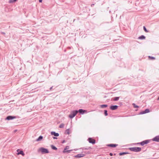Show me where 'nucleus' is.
<instances>
[{
    "instance_id": "1",
    "label": "nucleus",
    "mask_w": 159,
    "mask_h": 159,
    "mask_svg": "<svg viewBox=\"0 0 159 159\" xmlns=\"http://www.w3.org/2000/svg\"><path fill=\"white\" fill-rule=\"evenodd\" d=\"M129 149L130 151L135 152H138L141 151V148L140 147H134L129 148Z\"/></svg>"
},
{
    "instance_id": "2",
    "label": "nucleus",
    "mask_w": 159,
    "mask_h": 159,
    "mask_svg": "<svg viewBox=\"0 0 159 159\" xmlns=\"http://www.w3.org/2000/svg\"><path fill=\"white\" fill-rule=\"evenodd\" d=\"M39 151H40L42 154H47L49 153V151L47 148L41 147L39 149Z\"/></svg>"
},
{
    "instance_id": "3",
    "label": "nucleus",
    "mask_w": 159,
    "mask_h": 159,
    "mask_svg": "<svg viewBox=\"0 0 159 159\" xmlns=\"http://www.w3.org/2000/svg\"><path fill=\"white\" fill-rule=\"evenodd\" d=\"M77 110H75L71 111L69 115V117L71 119L73 118L77 114Z\"/></svg>"
},
{
    "instance_id": "4",
    "label": "nucleus",
    "mask_w": 159,
    "mask_h": 159,
    "mask_svg": "<svg viewBox=\"0 0 159 159\" xmlns=\"http://www.w3.org/2000/svg\"><path fill=\"white\" fill-rule=\"evenodd\" d=\"M17 116H7L5 119V120H11L14 119H16V118H18Z\"/></svg>"
},
{
    "instance_id": "5",
    "label": "nucleus",
    "mask_w": 159,
    "mask_h": 159,
    "mask_svg": "<svg viewBox=\"0 0 159 159\" xmlns=\"http://www.w3.org/2000/svg\"><path fill=\"white\" fill-rule=\"evenodd\" d=\"M151 141V140L150 139L146 140L141 142L140 143H141V146H143L145 144H146L149 143Z\"/></svg>"
},
{
    "instance_id": "6",
    "label": "nucleus",
    "mask_w": 159,
    "mask_h": 159,
    "mask_svg": "<svg viewBox=\"0 0 159 159\" xmlns=\"http://www.w3.org/2000/svg\"><path fill=\"white\" fill-rule=\"evenodd\" d=\"M150 111L149 109H146L144 111H142L139 113V115H143L149 112Z\"/></svg>"
},
{
    "instance_id": "7",
    "label": "nucleus",
    "mask_w": 159,
    "mask_h": 159,
    "mask_svg": "<svg viewBox=\"0 0 159 159\" xmlns=\"http://www.w3.org/2000/svg\"><path fill=\"white\" fill-rule=\"evenodd\" d=\"M88 140L89 143H92L93 144H94L96 143V141L95 139L91 138H89L88 139Z\"/></svg>"
},
{
    "instance_id": "8",
    "label": "nucleus",
    "mask_w": 159,
    "mask_h": 159,
    "mask_svg": "<svg viewBox=\"0 0 159 159\" xmlns=\"http://www.w3.org/2000/svg\"><path fill=\"white\" fill-rule=\"evenodd\" d=\"M78 113L79 112L81 114H84L85 113H87V110H84L82 109H79L78 110H77Z\"/></svg>"
},
{
    "instance_id": "9",
    "label": "nucleus",
    "mask_w": 159,
    "mask_h": 159,
    "mask_svg": "<svg viewBox=\"0 0 159 159\" xmlns=\"http://www.w3.org/2000/svg\"><path fill=\"white\" fill-rule=\"evenodd\" d=\"M16 151L17 152V155H18L20 154L22 156H24L25 155L24 152L22 150H20V149H17Z\"/></svg>"
},
{
    "instance_id": "10",
    "label": "nucleus",
    "mask_w": 159,
    "mask_h": 159,
    "mask_svg": "<svg viewBox=\"0 0 159 159\" xmlns=\"http://www.w3.org/2000/svg\"><path fill=\"white\" fill-rule=\"evenodd\" d=\"M118 106L117 105H111L110 107V109L111 110H115L117 109L118 108Z\"/></svg>"
},
{
    "instance_id": "11",
    "label": "nucleus",
    "mask_w": 159,
    "mask_h": 159,
    "mask_svg": "<svg viewBox=\"0 0 159 159\" xmlns=\"http://www.w3.org/2000/svg\"><path fill=\"white\" fill-rule=\"evenodd\" d=\"M85 156V154L84 153L79 154L74 156V157L75 158H80Z\"/></svg>"
},
{
    "instance_id": "12",
    "label": "nucleus",
    "mask_w": 159,
    "mask_h": 159,
    "mask_svg": "<svg viewBox=\"0 0 159 159\" xmlns=\"http://www.w3.org/2000/svg\"><path fill=\"white\" fill-rule=\"evenodd\" d=\"M118 145L117 144H116L111 143L107 144V146L108 147L114 148L117 147L118 146Z\"/></svg>"
},
{
    "instance_id": "13",
    "label": "nucleus",
    "mask_w": 159,
    "mask_h": 159,
    "mask_svg": "<svg viewBox=\"0 0 159 159\" xmlns=\"http://www.w3.org/2000/svg\"><path fill=\"white\" fill-rule=\"evenodd\" d=\"M153 141L159 142V135L157 136L152 139Z\"/></svg>"
},
{
    "instance_id": "14",
    "label": "nucleus",
    "mask_w": 159,
    "mask_h": 159,
    "mask_svg": "<svg viewBox=\"0 0 159 159\" xmlns=\"http://www.w3.org/2000/svg\"><path fill=\"white\" fill-rule=\"evenodd\" d=\"M51 134L52 135H54L55 137H58L59 136V134L58 133H56L55 131H52L51 132Z\"/></svg>"
},
{
    "instance_id": "15",
    "label": "nucleus",
    "mask_w": 159,
    "mask_h": 159,
    "mask_svg": "<svg viewBox=\"0 0 159 159\" xmlns=\"http://www.w3.org/2000/svg\"><path fill=\"white\" fill-rule=\"evenodd\" d=\"M130 154V153L128 152H120L119 154L120 156H123V155H125L126 154Z\"/></svg>"
},
{
    "instance_id": "16",
    "label": "nucleus",
    "mask_w": 159,
    "mask_h": 159,
    "mask_svg": "<svg viewBox=\"0 0 159 159\" xmlns=\"http://www.w3.org/2000/svg\"><path fill=\"white\" fill-rule=\"evenodd\" d=\"M72 150H65V148H64V150H63V152L64 153H69L71 151H72Z\"/></svg>"
},
{
    "instance_id": "17",
    "label": "nucleus",
    "mask_w": 159,
    "mask_h": 159,
    "mask_svg": "<svg viewBox=\"0 0 159 159\" xmlns=\"http://www.w3.org/2000/svg\"><path fill=\"white\" fill-rule=\"evenodd\" d=\"M43 139V136H42V135H40V136H39V137L38 138H37L36 139V141H40Z\"/></svg>"
},
{
    "instance_id": "18",
    "label": "nucleus",
    "mask_w": 159,
    "mask_h": 159,
    "mask_svg": "<svg viewBox=\"0 0 159 159\" xmlns=\"http://www.w3.org/2000/svg\"><path fill=\"white\" fill-rule=\"evenodd\" d=\"M146 38V37L143 35H142L141 36H139L138 37V39H144Z\"/></svg>"
},
{
    "instance_id": "19",
    "label": "nucleus",
    "mask_w": 159,
    "mask_h": 159,
    "mask_svg": "<svg viewBox=\"0 0 159 159\" xmlns=\"http://www.w3.org/2000/svg\"><path fill=\"white\" fill-rule=\"evenodd\" d=\"M51 147L52 149L53 150H57V148L53 145H51Z\"/></svg>"
},
{
    "instance_id": "20",
    "label": "nucleus",
    "mask_w": 159,
    "mask_h": 159,
    "mask_svg": "<svg viewBox=\"0 0 159 159\" xmlns=\"http://www.w3.org/2000/svg\"><path fill=\"white\" fill-rule=\"evenodd\" d=\"M100 107L102 108H105L108 107L107 104H102L100 105Z\"/></svg>"
},
{
    "instance_id": "21",
    "label": "nucleus",
    "mask_w": 159,
    "mask_h": 159,
    "mask_svg": "<svg viewBox=\"0 0 159 159\" xmlns=\"http://www.w3.org/2000/svg\"><path fill=\"white\" fill-rule=\"evenodd\" d=\"M82 153L84 154H85V155L86 154H90V151H83Z\"/></svg>"
},
{
    "instance_id": "22",
    "label": "nucleus",
    "mask_w": 159,
    "mask_h": 159,
    "mask_svg": "<svg viewBox=\"0 0 159 159\" xmlns=\"http://www.w3.org/2000/svg\"><path fill=\"white\" fill-rule=\"evenodd\" d=\"M104 115L105 116H108V114L107 113V110H104Z\"/></svg>"
},
{
    "instance_id": "23",
    "label": "nucleus",
    "mask_w": 159,
    "mask_h": 159,
    "mask_svg": "<svg viewBox=\"0 0 159 159\" xmlns=\"http://www.w3.org/2000/svg\"><path fill=\"white\" fill-rule=\"evenodd\" d=\"M132 105L134 108H138L139 107L138 106L136 105L134 103H133L132 104Z\"/></svg>"
},
{
    "instance_id": "24",
    "label": "nucleus",
    "mask_w": 159,
    "mask_h": 159,
    "mask_svg": "<svg viewBox=\"0 0 159 159\" xmlns=\"http://www.w3.org/2000/svg\"><path fill=\"white\" fill-rule=\"evenodd\" d=\"M82 148L83 149L85 150H88L89 149H91V148L90 147H89L87 148H85L84 147Z\"/></svg>"
},
{
    "instance_id": "25",
    "label": "nucleus",
    "mask_w": 159,
    "mask_h": 159,
    "mask_svg": "<svg viewBox=\"0 0 159 159\" xmlns=\"http://www.w3.org/2000/svg\"><path fill=\"white\" fill-rule=\"evenodd\" d=\"M65 133L66 134H70V129H67L65 132Z\"/></svg>"
},
{
    "instance_id": "26",
    "label": "nucleus",
    "mask_w": 159,
    "mask_h": 159,
    "mask_svg": "<svg viewBox=\"0 0 159 159\" xmlns=\"http://www.w3.org/2000/svg\"><path fill=\"white\" fill-rule=\"evenodd\" d=\"M148 57V58H149V59L150 60H154L155 59V57H153L149 56Z\"/></svg>"
},
{
    "instance_id": "27",
    "label": "nucleus",
    "mask_w": 159,
    "mask_h": 159,
    "mask_svg": "<svg viewBox=\"0 0 159 159\" xmlns=\"http://www.w3.org/2000/svg\"><path fill=\"white\" fill-rule=\"evenodd\" d=\"M143 29L146 32H148L149 31L147 29L146 27L145 26H143Z\"/></svg>"
},
{
    "instance_id": "28",
    "label": "nucleus",
    "mask_w": 159,
    "mask_h": 159,
    "mask_svg": "<svg viewBox=\"0 0 159 159\" xmlns=\"http://www.w3.org/2000/svg\"><path fill=\"white\" fill-rule=\"evenodd\" d=\"M64 124L62 123L59 126V128H63L64 127Z\"/></svg>"
},
{
    "instance_id": "29",
    "label": "nucleus",
    "mask_w": 159,
    "mask_h": 159,
    "mask_svg": "<svg viewBox=\"0 0 159 159\" xmlns=\"http://www.w3.org/2000/svg\"><path fill=\"white\" fill-rule=\"evenodd\" d=\"M120 98V97H115L114 98H111V99H119Z\"/></svg>"
},
{
    "instance_id": "30",
    "label": "nucleus",
    "mask_w": 159,
    "mask_h": 159,
    "mask_svg": "<svg viewBox=\"0 0 159 159\" xmlns=\"http://www.w3.org/2000/svg\"><path fill=\"white\" fill-rule=\"evenodd\" d=\"M9 2L10 3H12L14 2L13 0H9Z\"/></svg>"
},
{
    "instance_id": "31",
    "label": "nucleus",
    "mask_w": 159,
    "mask_h": 159,
    "mask_svg": "<svg viewBox=\"0 0 159 159\" xmlns=\"http://www.w3.org/2000/svg\"><path fill=\"white\" fill-rule=\"evenodd\" d=\"M65 150H67V149H68L69 148V146H67L65 148Z\"/></svg>"
},
{
    "instance_id": "32",
    "label": "nucleus",
    "mask_w": 159,
    "mask_h": 159,
    "mask_svg": "<svg viewBox=\"0 0 159 159\" xmlns=\"http://www.w3.org/2000/svg\"><path fill=\"white\" fill-rule=\"evenodd\" d=\"M65 142H66L65 140H62V141L61 142V143H65Z\"/></svg>"
},
{
    "instance_id": "33",
    "label": "nucleus",
    "mask_w": 159,
    "mask_h": 159,
    "mask_svg": "<svg viewBox=\"0 0 159 159\" xmlns=\"http://www.w3.org/2000/svg\"><path fill=\"white\" fill-rule=\"evenodd\" d=\"M109 155L110 156H113V153H112L111 152V153H110Z\"/></svg>"
},
{
    "instance_id": "34",
    "label": "nucleus",
    "mask_w": 159,
    "mask_h": 159,
    "mask_svg": "<svg viewBox=\"0 0 159 159\" xmlns=\"http://www.w3.org/2000/svg\"><path fill=\"white\" fill-rule=\"evenodd\" d=\"M53 138L54 139H57V138L56 137H53Z\"/></svg>"
},
{
    "instance_id": "35",
    "label": "nucleus",
    "mask_w": 159,
    "mask_h": 159,
    "mask_svg": "<svg viewBox=\"0 0 159 159\" xmlns=\"http://www.w3.org/2000/svg\"><path fill=\"white\" fill-rule=\"evenodd\" d=\"M140 142L139 143H135V144H140L141 145V143H140Z\"/></svg>"
},
{
    "instance_id": "36",
    "label": "nucleus",
    "mask_w": 159,
    "mask_h": 159,
    "mask_svg": "<svg viewBox=\"0 0 159 159\" xmlns=\"http://www.w3.org/2000/svg\"><path fill=\"white\" fill-rule=\"evenodd\" d=\"M52 88H53V86H52V87H51L49 89L50 90H51L52 89Z\"/></svg>"
},
{
    "instance_id": "37",
    "label": "nucleus",
    "mask_w": 159,
    "mask_h": 159,
    "mask_svg": "<svg viewBox=\"0 0 159 159\" xmlns=\"http://www.w3.org/2000/svg\"><path fill=\"white\" fill-rule=\"evenodd\" d=\"M1 34L4 35H5V33L4 32H2Z\"/></svg>"
},
{
    "instance_id": "38",
    "label": "nucleus",
    "mask_w": 159,
    "mask_h": 159,
    "mask_svg": "<svg viewBox=\"0 0 159 159\" xmlns=\"http://www.w3.org/2000/svg\"><path fill=\"white\" fill-rule=\"evenodd\" d=\"M43 0H39V2H42Z\"/></svg>"
},
{
    "instance_id": "39",
    "label": "nucleus",
    "mask_w": 159,
    "mask_h": 159,
    "mask_svg": "<svg viewBox=\"0 0 159 159\" xmlns=\"http://www.w3.org/2000/svg\"><path fill=\"white\" fill-rule=\"evenodd\" d=\"M94 4H92L91 5V6L92 7H93L94 6Z\"/></svg>"
},
{
    "instance_id": "40",
    "label": "nucleus",
    "mask_w": 159,
    "mask_h": 159,
    "mask_svg": "<svg viewBox=\"0 0 159 159\" xmlns=\"http://www.w3.org/2000/svg\"><path fill=\"white\" fill-rule=\"evenodd\" d=\"M13 0L14 1V2H16L17 1V0Z\"/></svg>"
},
{
    "instance_id": "41",
    "label": "nucleus",
    "mask_w": 159,
    "mask_h": 159,
    "mask_svg": "<svg viewBox=\"0 0 159 159\" xmlns=\"http://www.w3.org/2000/svg\"><path fill=\"white\" fill-rule=\"evenodd\" d=\"M68 48H69V49H70L71 48V47H68Z\"/></svg>"
},
{
    "instance_id": "42",
    "label": "nucleus",
    "mask_w": 159,
    "mask_h": 159,
    "mask_svg": "<svg viewBox=\"0 0 159 159\" xmlns=\"http://www.w3.org/2000/svg\"><path fill=\"white\" fill-rule=\"evenodd\" d=\"M157 99H159V96L158 97V98H157Z\"/></svg>"
},
{
    "instance_id": "43",
    "label": "nucleus",
    "mask_w": 159,
    "mask_h": 159,
    "mask_svg": "<svg viewBox=\"0 0 159 159\" xmlns=\"http://www.w3.org/2000/svg\"><path fill=\"white\" fill-rule=\"evenodd\" d=\"M114 101H117L118 100H113Z\"/></svg>"
},
{
    "instance_id": "44",
    "label": "nucleus",
    "mask_w": 159,
    "mask_h": 159,
    "mask_svg": "<svg viewBox=\"0 0 159 159\" xmlns=\"http://www.w3.org/2000/svg\"><path fill=\"white\" fill-rule=\"evenodd\" d=\"M138 111V109H136V110H135V111Z\"/></svg>"
},
{
    "instance_id": "45",
    "label": "nucleus",
    "mask_w": 159,
    "mask_h": 159,
    "mask_svg": "<svg viewBox=\"0 0 159 159\" xmlns=\"http://www.w3.org/2000/svg\"><path fill=\"white\" fill-rule=\"evenodd\" d=\"M120 105H122V103H120Z\"/></svg>"
},
{
    "instance_id": "46",
    "label": "nucleus",
    "mask_w": 159,
    "mask_h": 159,
    "mask_svg": "<svg viewBox=\"0 0 159 159\" xmlns=\"http://www.w3.org/2000/svg\"><path fill=\"white\" fill-rule=\"evenodd\" d=\"M116 154L115 153L114 154V155H116Z\"/></svg>"
}]
</instances>
